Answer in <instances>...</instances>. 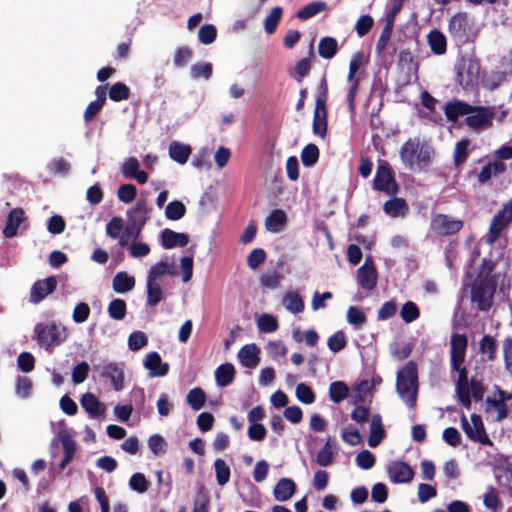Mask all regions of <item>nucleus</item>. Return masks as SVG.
<instances>
[{
    "mask_svg": "<svg viewBox=\"0 0 512 512\" xmlns=\"http://www.w3.org/2000/svg\"><path fill=\"white\" fill-rule=\"evenodd\" d=\"M327 8V3L324 1L310 2L297 11L296 17L300 20H307L326 11Z\"/></svg>",
    "mask_w": 512,
    "mask_h": 512,
    "instance_id": "e433bc0d",
    "label": "nucleus"
},
{
    "mask_svg": "<svg viewBox=\"0 0 512 512\" xmlns=\"http://www.w3.org/2000/svg\"><path fill=\"white\" fill-rule=\"evenodd\" d=\"M27 221V216L25 211L16 207L10 210L7 215L6 223L4 228L2 229V234L6 238H13L18 235V229L21 225Z\"/></svg>",
    "mask_w": 512,
    "mask_h": 512,
    "instance_id": "f3484780",
    "label": "nucleus"
},
{
    "mask_svg": "<svg viewBox=\"0 0 512 512\" xmlns=\"http://www.w3.org/2000/svg\"><path fill=\"white\" fill-rule=\"evenodd\" d=\"M383 205V211L391 218L405 217L409 213V205L404 198L391 196Z\"/></svg>",
    "mask_w": 512,
    "mask_h": 512,
    "instance_id": "4be33fe9",
    "label": "nucleus"
},
{
    "mask_svg": "<svg viewBox=\"0 0 512 512\" xmlns=\"http://www.w3.org/2000/svg\"><path fill=\"white\" fill-rule=\"evenodd\" d=\"M296 397L303 404H312L315 401V393L305 383H299L296 387Z\"/></svg>",
    "mask_w": 512,
    "mask_h": 512,
    "instance_id": "0e129e2a",
    "label": "nucleus"
},
{
    "mask_svg": "<svg viewBox=\"0 0 512 512\" xmlns=\"http://www.w3.org/2000/svg\"><path fill=\"white\" fill-rule=\"evenodd\" d=\"M213 68L211 63L199 62L191 66L190 74L193 79H209L212 76Z\"/></svg>",
    "mask_w": 512,
    "mask_h": 512,
    "instance_id": "6e6d98bb",
    "label": "nucleus"
},
{
    "mask_svg": "<svg viewBox=\"0 0 512 512\" xmlns=\"http://www.w3.org/2000/svg\"><path fill=\"white\" fill-rule=\"evenodd\" d=\"M285 308L291 313L297 314L304 310V302L296 292H288L283 298Z\"/></svg>",
    "mask_w": 512,
    "mask_h": 512,
    "instance_id": "37998d69",
    "label": "nucleus"
},
{
    "mask_svg": "<svg viewBox=\"0 0 512 512\" xmlns=\"http://www.w3.org/2000/svg\"><path fill=\"white\" fill-rule=\"evenodd\" d=\"M495 267L496 263L493 260L483 258L469 285L471 303L480 312H489L494 304L498 287V274L495 273Z\"/></svg>",
    "mask_w": 512,
    "mask_h": 512,
    "instance_id": "f257e3e1",
    "label": "nucleus"
},
{
    "mask_svg": "<svg viewBox=\"0 0 512 512\" xmlns=\"http://www.w3.org/2000/svg\"><path fill=\"white\" fill-rule=\"evenodd\" d=\"M392 31H393L392 20L388 19V20H386V23L383 26L380 36L376 42L375 52L378 56H381L384 53V51L386 50L387 45H388L391 35H392Z\"/></svg>",
    "mask_w": 512,
    "mask_h": 512,
    "instance_id": "ea45409f",
    "label": "nucleus"
},
{
    "mask_svg": "<svg viewBox=\"0 0 512 512\" xmlns=\"http://www.w3.org/2000/svg\"><path fill=\"white\" fill-rule=\"evenodd\" d=\"M399 155L405 166L413 168L416 165L424 168L431 163L433 149L421 144L419 138H409L401 146Z\"/></svg>",
    "mask_w": 512,
    "mask_h": 512,
    "instance_id": "20e7f679",
    "label": "nucleus"
},
{
    "mask_svg": "<svg viewBox=\"0 0 512 512\" xmlns=\"http://www.w3.org/2000/svg\"><path fill=\"white\" fill-rule=\"evenodd\" d=\"M112 287L116 293H127L135 287V278L125 271L118 272L113 278Z\"/></svg>",
    "mask_w": 512,
    "mask_h": 512,
    "instance_id": "473e14b6",
    "label": "nucleus"
},
{
    "mask_svg": "<svg viewBox=\"0 0 512 512\" xmlns=\"http://www.w3.org/2000/svg\"><path fill=\"white\" fill-rule=\"evenodd\" d=\"M286 223V213L281 209H275L266 218L265 227L268 231L277 233L282 230Z\"/></svg>",
    "mask_w": 512,
    "mask_h": 512,
    "instance_id": "f704fd0d",
    "label": "nucleus"
},
{
    "mask_svg": "<svg viewBox=\"0 0 512 512\" xmlns=\"http://www.w3.org/2000/svg\"><path fill=\"white\" fill-rule=\"evenodd\" d=\"M108 94L112 101L119 102L129 99L130 89L126 84L117 82L110 87Z\"/></svg>",
    "mask_w": 512,
    "mask_h": 512,
    "instance_id": "5fc2aeb1",
    "label": "nucleus"
},
{
    "mask_svg": "<svg viewBox=\"0 0 512 512\" xmlns=\"http://www.w3.org/2000/svg\"><path fill=\"white\" fill-rule=\"evenodd\" d=\"M469 139H461L458 141L454 148L453 162L456 167L462 166L469 156Z\"/></svg>",
    "mask_w": 512,
    "mask_h": 512,
    "instance_id": "a19ab883",
    "label": "nucleus"
},
{
    "mask_svg": "<svg viewBox=\"0 0 512 512\" xmlns=\"http://www.w3.org/2000/svg\"><path fill=\"white\" fill-rule=\"evenodd\" d=\"M217 37L216 27L212 24H205L200 27L198 39L204 45L212 44Z\"/></svg>",
    "mask_w": 512,
    "mask_h": 512,
    "instance_id": "13d9d810",
    "label": "nucleus"
},
{
    "mask_svg": "<svg viewBox=\"0 0 512 512\" xmlns=\"http://www.w3.org/2000/svg\"><path fill=\"white\" fill-rule=\"evenodd\" d=\"M481 65L479 60L469 58L463 60L458 70L459 84L465 88H474L480 80Z\"/></svg>",
    "mask_w": 512,
    "mask_h": 512,
    "instance_id": "9b49d317",
    "label": "nucleus"
},
{
    "mask_svg": "<svg viewBox=\"0 0 512 512\" xmlns=\"http://www.w3.org/2000/svg\"><path fill=\"white\" fill-rule=\"evenodd\" d=\"M338 51V42L334 37L325 36L318 44V54L323 59H332Z\"/></svg>",
    "mask_w": 512,
    "mask_h": 512,
    "instance_id": "4c0bfd02",
    "label": "nucleus"
},
{
    "mask_svg": "<svg viewBox=\"0 0 512 512\" xmlns=\"http://www.w3.org/2000/svg\"><path fill=\"white\" fill-rule=\"evenodd\" d=\"M186 213V207L183 202L174 200L168 203L165 209V216L167 219L177 221L184 217Z\"/></svg>",
    "mask_w": 512,
    "mask_h": 512,
    "instance_id": "8fccbe9b",
    "label": "nucleus"
},
{
    "mask_svg": "<svg viewBox=\"0 0 512 512\" xmlns=\"http://www.w3.org/2000/svg\"><path fill=\"white\" fill-rule=\"evenodd\" d=\"M150 210L146 200H138L135 206L127 212L128 222L144 227L149 219Z\"/></svg>",
    "mask_w": 512,
    "mask_h": 512,
    "instance_id": "412c9836",
    "label": "nucleus"
},
{
    "mask_svg": "<svg viewBox=\"0 0 512 512\" xmlns=\"http://www.w3.org/2000/svg\"><path fill=\"white\" fill-rule=\"evenodd\" d=\"M59 438L62 444V448L64 451V457L59 463V468L64 470L69 463L73 460L76 453V442L72 438V436L67 432H62L59 434Z\"/></svg>",
    "mask_w": 512,
    "mask_h": 512,
    "instance_id": "a878e982",
    "label": "nucleus"
},
{
    "mask_svg": "<svg viewBox=\"0 0 512 512\" xmlns=\"http://www.w3.org/2000/svg\"><path fill=\"white\" fill-rule=\"evenodd\" d=\"M108 314L114 320H122L127 313V305L123 299H113L108 305Z\"/></svg>",
    "mask_w": 512,
    "mask_h": 512,
    "instance_id": "09e8293b",
    "label": "nucleus"
},
{
    "mask_svg": "<svg viewBox=\"0 0 512 512\" xmlns=\"http://www.w3.org/2000/svg\"><path fill=\"white\" fill-rule=\"evenodd\" d=\"M334 454L331 446V439L328 438L325 445L316 455V463L321 467L330 466L333 462Z\"/></svg>",
    "mask_w": 512,
    "mask_h": 512,
    "instance_id": "603ef678",
    "label": "nucleus"
},
{
    "mask_svg": "<svg viewBox=\"0 0 512 512\" xmlns=\"http://www.w3.org/2000/svg\"><path fill=\"white\" fill-rule=\"evenodd\" d=\"M387 473L393 483H409L415 475L412 467L400 460L391 461L387 466Z\"/></svg>",
    "mask_w": 512,
    "mask_h": 512,
    "instance_id": "4468645a",
    "label": "nucleus"
},
{
    "mask_svg": "<svg viewBox=\"0 0 512 512\" xmlns=\"http://www.w3.org/2000/svg\"><path fill=\"white\" fill-rule=\"evenodd\" d=\"M312 64L309 58H302L299 60L294 69L289 72L290 77H292L298 83H301L303 79L308 76L310 73Z\"/></svg>",
    "mask_w": 512,
    "mask_h": 512,
    "instance_id": "a18cd8bd",
    "label": "nucleus"
},
{
    "mask_svg": "<svg viewBox=\"0 0 512 512\" xmlns=\"http://www.w3.org/2000/svg\"><path fill=\"white\" fill-rule=\"evenodd\" d=\"M368 437V445L372 448L377 447L386 436L380 414H374L370 422V431Z\"/></svg>",
    "mask_w": 512,
    "mask_h": 512,
    "instance_id": "b1692460",
    "label": "nucleus"
},
{
    "mask_svg": "<svg viewBox=\"0 0 512 512\" xmlns=\"http://www.w3.org/2000/svg\"><path fill=\"white\" fill-rule=\"evenodd\" d=\"M80 404L82 408L87 412L90 418L95 419L103 416L106 408L104 404L100 402V400L90 392H87L82 395L80 399Z\"/></svg>",
    "mask_w": 512,
    "mask_h": 512,
    "instance_id": "6ab92c4d",
    "label": "nucleus"
},
{
    "mask_svg": "<svg viewBox=\"0 0 512 512\" xmlns=\"http://www.w3.org/2000/svg\"><path fill=\"white\" fill-rule=\"evenodd\" d=\"M507 166L501 161H491L484 165L481 171L477 174V181L479 184H486L492 177H497L506 172Z\"/></svg>",
    "mask_w": 512,
    "mask_h": 512,
    "instance_id": "5701e85b",
    "label": "nucleus"
},
{
    "mask_svg": "<svg viewBox=\"0 0 512 512\" xmlns=\"http://www.w3.org/2000/svg\"><path fill=\"white\" fill-rule=\"evenodd\" d=\"M296 491V484L290 478H281L276 484L273 495L277 501L285 502L289 500Z\"/></svg>",
    "mask_w": 512,
    "mask_h": 512,
    "instance_id": "cd10ccee",
    "label": "nucleus"
},
{
    "mask_svg": "<svg viewBox=\"0 0 512 512\" xmlns=\"http://www.w3.org/2000/svg\"><path fill=\"white\" fill-rule=\"evenodd\" d=\"M124 230V221L121 217L115 216L106 225V234L112 239H118Z\"/></svg>",
    "mask_w": 512,
    "mask_h": 512,
    "instance_id": "e2e57ef3",
    "label": "nucleus"
},
{
    "mask_svg": "<svg viewBox=\"0 0 512 512\" xmlns=\"http://www.w3.org/2000/svg\"><path fill=\"white\" fill-rule=\"evenodd\" d=\"M283 9L279 6L273 7L270 13L264 19V29L268 34L275 32L278 23L281 20Z\"/></svg>",
    "mask_w": 512,
    "mask_h": 512,
    "instance_id": "de8ad7c7",
    "label": "nucleus"
},
{
    "mask_svg": "<svg viewBox=\"0 0 512 512\" xmlns=\"http://www.w3.org/2000/svg\"><path fill=\"white\" fill-rule=\"evenodd\" d=\"M420 316V310L413 301L405 302L400 310V317L405 323H411Z\"/></svg>",
    "mask_w": 512,
    "mask_h": 512,
    "instance_id": "3c124183",
    "label": "nucleus"
},
{
    "mask_svg": "<svg viewBox=\"0 0 512 512\" xmlns=\"http://www.w3.org/2000/svg\"><path fill=\"white\" fill-rule=\"evenodd\" d=\"M372 186L375 191L383 192L388 196H396L399 193V184L388 161L379 160Z\"/></svg>",
    "mask_w": 512,
    "mask_h": 512,
    "instance_id": "39448f33",
    "label": "nucleus"
},
{
    "mask_svg": "<svg viewBox=\"0 0 512 512\" xmlns=\"http://www.w3.org/2000/svg\"><path fill=\"white\" fill-rule=\"evenodd\" d=\"M471 109L472 105L466 102L454 101L446 104L444 114L449 121L455 122L460 116H467Z\"/></svg>",
    "mask_w": 512,
    "mask_h": 512,
    "instance_id": "c756f323",
    "label": "nucleus"
},
{
    "mask_svg": "<svg viewBox=\"0 0 512 512\" xmlns=\"http://www.w3.org/2000/svg\"><path fill=\"white\" fill-rule=\"evenodd\" d=\"M147 306L154 307L158 305L164 298L163 290L158 282L147 280Z\"/></svg>",
    "mask_w": 512,
    "mask_h": 512,
    "instance_id": "58836bf2",
    "label": "nucleus"
},
{
    "mask_svg": "<svg viewBox=\"0 0 512 512\" xmlns=\"http://www.w3.org/2000/svg\"><path fill=\"white\" fill-rule=\"evenodd\" d=\"M66 329L55 322L38 323L34 327V334L38 344L46 350L60 345L66 337Z\"/></svg>",
    "mask_w": 512,
    "mask_h": 512,
    "instance_id": "423d86ee",
    "label": "nucleus"
},
{
    "mask_svg": "<svg viewBox=\"0 0 512 512\" xmlns=\"http://www.w3.org/2000/svg\"><path fill=\"white\" fill-rule=\"evenodd\" d=\"M418 387L417 364L410 360L397 372L396 376L397 393L410 408H413L416 405Z\"/></svg>",
    "mask_w": 512,
    "mask_h": 512,
    "instance_id": "f03ea898",
    "label": "nucleus"
},
{
    "mask_svg": "<svg viewBox=\"0 0 512 512\" xmlns=\"http://www.w3.org/2000/svg\"><path fill=\"white\" fill-rule=\"evenodd\" d=\"M494 111L490 107L472 105L471 112L465 118V124L479 132L493 125Z\"/></svg>",
    "mask_w": 512,
    "mask_h": 512,
    "instance_id": "9d476101",
    "label": "nucleus"
},
{
    "mask_svg": "<svg viewBox=\"0 0 512 512\" xmlns=\"http://www.w3.org/2000/svg\"><path fill=\"white\" fill-rule=\"evenodd\" d=\"M461 427L466 436L473 442L486 446H493V442L486 433L482 418L480 415L473 413L470 416V422L463 414L461 416Z\"/></svg>",
    "mask_w": 512,
    "mask_h": 512,
    "instance_id": "0eeeda50",
    "label": "nucleus"
},
{
    "mask_svg": "<svg viewBox=\"0 0 512 512\" xmlns=\"http://www.w3.org/2000/svg\"><path fill=\"white\" fill-rule=\"evenodd\" d=\"M112 380L113 388L120 391L124 386V372L123 369L116 363H109L103 367L101 374Z\"/></svg>",
    "mask_w": 512,
    "mask_h": 512,
    "instance_id": "c85d7f7f",
    "label": "nucleus"
},
{
    "mask_svg": "<svg viewBox=\"0 0 512 512\" xmlns=\"http://www.w3.org/2000/svg\"><path fill=\"white\" fill-rule=\"evenodd\" d=\"M348 394L349 388L343 381H334L329 386V397L333 403H340Z\"/></svg>",
    "mask_w": 512,
    "mask_h": 512,
    "instance_id": "79ce46f5",
    "label": "nucleus"
},
{
    "mask_svg": "<svg viewBox=\"0 0 512 512\" xmlns=\"http://www.w3.org/2000/svg\"><path fill=\"white\" fill-rule=\"evenodd\" d=\"M260 350L255 344L244 345L238 352L241 364L246 368H254L260 361Z\"/></svg>",
    "mask_w": 512,
    "mask_h": 512,
    "instance_id": "bb28decb",
    "label": "nucleus"
},
{
    "mask_svg": "<svg viewBox=\"0 0 512 512\" xmlns=\"http://www.w3.org/2000/svg\"><path fill=\"white\" fill-rule=\"evenodd\" d=\"M448 33L458 47L473 43L478 36L474 20L466 12H458L448 20Z\"/></svg>",
    "mask_w": 512,
    "mask_h": 512,
    "instance_id": "7ed1b4c3",
    "label": "nucleus"
},
{
    "mask_svg": "<svg viewBox=\"0 0 512 512\" xmlns=\"http://www.w3.org/2000/svg\"><path fill=\"white\" fill-rule=\"evenodd\" d=\"M510 75H512L511 60L506 63L504 70L490 71L489 73L483 75L481 83L485 89L494 91L498 89L502 84H504Z\"/></svg>",
    "mask_w": 512,
    "mask_h": 512,
    "instance_id": "2eb2a0df",
    "label": "nucleus"
},
{
    "mask_svg": "<svg viewBox=\"0 0 512 512\" xmlns=\"http://www.w3.org/2000/svg\"><path fill=\"white\" fill-rule=\"evenodd\" d=\"M188 405L194 410H200L206 401V395L202 388L196 387L191 389L186 397Z\"/></svg>",
    "mask_w": 512,
    "mask_h": 512,
    "instance_id": "49530a36",
    "label": "nucleus"
},
{
    "mask_svg": "<svg viewBox=\"0 0 512 512\" xmlns=\"http://www.w3.org/2000/svg\"><path fill=\"white\" fill-rule=\"evenodd\" d=\"M347 320L350 324L361 327L367 320L363 310L356 306H351L347 311Z\"/></svg>",
    "mask_w": 512,
    "mask_h": 512,
    "instance_id": "69168bd1",
    "label": "nucleus"
},
{
    "mask_svg": "<svg viewBox=\"0 0 512 512\" xmlns=\"http://www.w3.org/2000/svg\"><path fill=\"white\" fill-rule=\"evenodd\" d=\"M356 278L357 283L364 290L371 291L376 287L378 273L371 255L366 256L363 265L357 269Z\"/></svg>",
    "mask_w": 512,
    "mask_h": 512,
    "instance_id": "f8f14e48",
    "label": "nucleus"
},
{
    "mask_svg": "<svg viewBox=\"0 0 512 512\" xmlns=\"http://www.w3.org/2000/svg\"><path fill=\"white\" fill-rule=\"evenodd\" d=\"M347 340L345 333L343 331H337L332 336L328 338L327 345L328 348L337 353L346 347Z\"/></svg>",
    "mask_w": 512,
    "mask_h": 512,
    "instance_id": "680f3d73",
    "label": "nucleus"
},
{
    "mask_svg": "<svg viewBox=\"0 0 512 512\" xmlns=\"http://www.w3.org/2000/svg\"><path fill=\"white\" fill-rule=\"evenodd\" d=\"M512 221V198L505 203L491 220L486 242L495 243Z\"/></svg>",
    "mask_w": 512,
    "mask_h": 512,
    "instance_id": "6e6552de",
    "label": "nucleus"
},
{
    "mask_svg": "<svg viewBox=\"0 0 512 512\" xmlns=\"http://www.w3.org/2000/svg\"><path fill=\"white\" fill-rule=\"evenodd\" d=\"M498 344L496 339L485 334L479 341V352L485 356L487 361H494L497 358Z\"/></svg>",
    "mask_w": 512,
    "mask_h": 512,
    "instance_id": "72a5a7b5",
    "label": "nucleus"
},
{
    "mask_svg": "<svg viewBox=\"0 0 512 512\" xmlns=\"http://www.w3.org/2000/svg\"><path fill=\"white\" fill-rule=\"evenodd\" d=\"M192 149L189 145L177 141L170 143L168 148L169 156L180 165H184L191 155Z\"/></svg>",
    "mask_w": 512,
    "mask_h": 512,
    "instance_id": "2f4dec72",
    "label": "nucleus"
},
{
    "mask_svg": "<svg viewBox=\"0 0 512 512\" xmlns=\"http://www.w3.org/2000/svg\"><path fill=\"white\" fill-rule=\"evenodd\" d=\"M163 275L176 276L177 269L175 264L166 261H160L154 264L148 271L147 280L158 282L157 279Z\"/></svg>",
    "mask_w": 512,
    "mask_h": 512,
    "instance_id": "7c9ffc66",
    "label": "nucleus"
},
{
    "mask_svg": "<svg viewBox=\"0 0 512 512\" xmlns=\"http://www.w3.org/2000/svg\"><path fill=\"white\" fill-rule=\"evenodd\" d=\"M468 339L464 334H453L451 336V366L452 368H459L463 365L465 360Z\"/></svg>",
    "mask_w": 512,
    "mask_h": 512,
    "instance_id": "dca6fc26",
    "label": "nucleus"
},
{
    "mask_svg": "<svg viewBox=\"0 0 512 512\" xmlns=\"http://www.w3.org/2000/svg\"><path fill=\"white\" fill-rule=\"evenodd\" d=\"M464 227L461 219L452 218L447 214H436L432 217L430 228L432 232L440 237H448L457 234Z\"/></svg>",
    "mask_w": 512,
    "mask_h": 512,
    "instance_id": "1a4fd4ad",
    "label": "nucleus"
},
{
    "mask_svg": "<svg viewBox=\"0 0 512 512\" xmlns=\"http://www.w3.org/2000/svg\"><path fill=\"white\" fill-rule=\"evenodd\" d=\"M319 159V149L315 144L306 145L301 152V161L305 167H311Z\"/></svg>",
    "mask_w": 512,
    "mask_h": 512,
    "instance_id": "864d4df0",
    "label": "nucleus"
},
{
    "mask_svg": "<svg viewBox=\"0 0 512 512\" xmlns=\"http://www.w3.org/2000/svg\"><path fill=\"white\" fill-rule=\"evenodd\" d=\"M494 408L497 411V416L495 418L496 421H502L508 415V408L506 403H502V400H496L491 397H487L486 399V409L490 410Z\"/></svg>",
    "mask_w": 512,
    "mask_h": 512,
    "instance_id": "052dcab7",
    "label": "nucleus"
},
{
    "mask_svg": "<svg viewBox=\"0 0 512 512\" xmlns=\"http://www.w3.org/2000/svg\"><path fill=\"white\" fill-rule=\"evenodd\" d=\"M58 281L55 276H48L45 279L35 281L30 289L29 301L38 304L57 288Z\"/></svg>",
    "mask_w": 512,
    "mask_h": 512,
    "instance_id": "ddd939ff",
    "label": "nucleus"
},
{
    "mask_svg": "<svg viewBox=\"0 0 512 512\" xmlns=\"http://www.w3.org/2000/svg\"><path fill=\"white\" fill-rule=\"evenodd\" d=\"M427 43L434 55L441 56L447 52V39L439 29H432L427 35Z\"/></svg>",
    "mask_w": 512,
    "mask_h": 512,
    "instance_id": "393cba45",
    "label": "nucleus"
},
{
    "mask_svg": "<svg viewBox=\"0 0 512 512\" xmlns=\"http://www.w3.org/2000/svg\"><path fill=\"white\" fill-rule=\"evenodd\" d=\"M214 469L217 484L220 486L226 485L229 482L231 476V470L229 466L223 459L217 458L214 461Z\"/></svg>",
    "mask_w": 512,
    "mask_h": 512,
    "instance_id": "c03bdc74",
    "label": "nucleus"
},
{
    "mask_svg": "<svg viewBox=\"0 0 512 512\" xmlns=\"http://www.w3.org/2000/svg\"><path fill=\"white\" fill-rule=\"evenodd\" d=\"M258 329L264 333H272L278 329V321L277 319L270 314H263L259 317Z\"/></svg>",
    "mask_w": 512,
    "mask_h": 512,
    "instance_id": "4d7b16f0",
    "label": "nucleus"
},
{
    "mask_svg": "<svg viewBox=\"0 0 512 512\" xmlns=\"http://www.w3.org/2000/svg\"><path fill=\"white\" fill-rule=\"evenodd\" d=\"M188 243L189 235L186 233L175 232L169 228H165L161 232V244L165 249L185 247Z\"/></svg>",
    "mask_w": 512,
    "mask_h": 512,
    "instance_id": "aec40b11",
    "label": "nucleus"
},
{
    "mask_svg": "<svg viewBox=\"0 0 512 512\" xmlns=\"http://www.w3.org/2000/svg\"><path fill=\"white\" fill-rule=\"evenodd\" d=\"M266 260V252L262 248L253 249L247 257V265L250 269H257Z\"/></svg>",
    "mask_w": 512,
    "mask_h": 512,
    "instance_id": "338daca9",
    "label": "nucleus"
},
{
    "mask_svg": "<svg viewBox=\"0 0 512 512\" xmlns=\"http://www.w3.org/2000/svg\"><path fill=\"white\" fill-rule=\"evenodd\" d=\"M144 367L150 371V375L154 377H163L169 372V365L162 361L160 354L156 351L146 355Z\"/></svg>",
    "mask_w": 512,
    "mask_h": 512,
    "instance_id": "a211bd4d",
    "label": "nucleus"
},
{
    "mask_svg": "<svg viewBox=\"0 0 512 512\" xmlns=\"http://www.w3.org/2000/svg\"><path fill=\"white\" fill-rule=\"evenodd\" d=\"M148 344V338L142 331H134L128 337V347L132 351H138Z\"/></svg>",
    "mask_w": 512,
    "mask_h": 512,
    "instance_id": "bf43d9fd",
    "label": "nucleus"
},
{
    "mask_svg": "<svg viewBox=\"0 0 512 512\" xmlns=\"http://www.w3.org/2000/svg\"><path fill=\"white\" fill-rule=\"evenodd\" d=\"M137 195V189L133 184H122L117 190V197L124 203L132 202Z\"/></svg>",
    "mask_w": 512,
    "mask_h": 512,
    "instance_id": "774afa93",
    "label": "nucleus"
},
{
    "mask_svg": "<svg viewBox=\"0 0 512 512\" xmlns=\"http://www.w3.org/2000/svg\"><path fill=\"white\" fill-rule=\"evenodd\" d=\"M235 377V368L231 363H224L218 366L215 371V380L218 386L227 387Z\"/></svg>",
    "mask_w": 512,
    "mask_h": 512,
    "instance_id": "c9c22d12",
    "label": "nucleus"
}]
</instances>
